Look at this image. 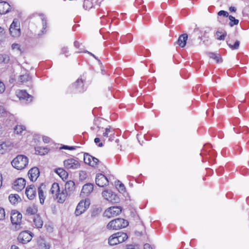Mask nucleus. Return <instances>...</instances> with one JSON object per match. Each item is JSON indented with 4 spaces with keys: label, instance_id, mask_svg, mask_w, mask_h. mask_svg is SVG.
Here are the masks:
<instances>
[{
    "label": "nucleus",
    "instance_id": "nucleus-50",
    "mask_svg": "<svg viewBox=\"0 0 249 249\" xmlns=\"http://www.w3.org/2000/svg\"><path fill=\"white\" fill-rule=\"evenodd\" d=\"M19 48H20V46H19V45L18 44H17V43H14L12 45V48L13 49V50H15V49H17V50H19Z\"/></svg>",
    "mask_w": 249,
    "mask_h": 249
},
{
    "label": "nucleus",
    "instance_id": "nucleus-11",
    "mask_svg": "<svg viewBox=\"0 0 249 249\" xmlns=\"http://www.w3.org/2000/svg\"><path fill=\"white\" fill-rule=\"evenodd\" d=\"M16 94L20 100H25L28 103L32 100V96L29 94L25 90H18L16 92Z\"/></svg>",
    "mask_w": 249,
    "mask_h": 249
},
{
    "label": "nucleus",
    "instance_id": "nucleus-55",
    "mask_svg": "<svg viewBox=\"0 0 249 249\" xmlns=\"http://www.w3.org/2000/svg\"><path fill=\"white\" fill-rule=\"evenodd\" d=\"M229 10L231 12H235L236 9L234 7L231 6L230 7Z\"/></svg>",
    "mask_w": 249,
    "mask_h": 249
},
{
    "label": "nucleus",
    "instance_id": "nucleus-28",
    "mask_svg": "<svg viewBox=\"0 0 249 249\" xmlns=\"http://www.w3.org/2000/svg\"><path fill=\"white\" fill-rule=\"evenodd\" d=\"M111 128L110 126H108L106 128L105 132L103 134V138L104 139L110 137L111 135H113L114 134L113 131L111 130Z\"/></svg>",
    "mask_w": 249,
    "mask_h": 249
},
{
    "label": "nucleus",
    "instance_id": "nucleus-22",
    "mask_svg": "<svg viewBox=\"0 0 249 249\" xmlns=\"http://www.w3.org/2000/svg\"><path fill=\"white\" fill-rule=\"evenodd\" d=\"M44 189H45V185H44L43 184H42L38 188V196L39 198L40 202L42 204L44 203V200L45 198V196L44 194Z\"/></svg>",
    "mask_w": 249,
    "mask_h": 249
},
{
    "label": "nucleus",
    "instance_id": "nucleus-31",
    "mask_svg": "<svg viewBox=\"0 0 249 249\" xmlns=\"http://www.w3.org/2000/svg\"><path fill=\"white\" fill-rule=\"evenodd\" d=\"M34 223L37 228H40L43 225V221L38 216L34 218Z\"/></svg>",
    "mask_w": 249,
    "mask_h": 249
},
{
    "label": "nucleus",
    "instance_id": "nucleus-33",
    "mask_svg": "<svg viewBox=\"0 0 249 249\" xmlns=\"http://www.w3.org/2000/svg\"><path fill=\"white\" fill-rule=\"evenodd\" d=\"M115 186L116 188L120 193H123L125 191V187L124 184L121 183L120 181L115 182Z\"/></svg>",
    "mask_w": 249,
    "mask_h": 249
},
{
    "label": "nucleus",
    "instance_id": "nucleus-48",
    "mask_svg": "<svg viewBox=\"0 0 249 249\" xmlns=\"http://www.w3.org/2000/svg\"><path fill=\"white\" fill-rule=\"evenodd\" d=\"M61 53L66 56H68L67 54L69 53V50L67 47H63L62 48Z\"/></svg>",
    "mask_w": 249,
    "mask_h": 249
},
{
    "label": "nucleus",
    "instance_id": "nucleus-40",
    "mask_svg": "<svg viewBox=\"0 0 249 249\" xmlns=\"http://www.w3.org/2000/svg\"><path fill=\"white\" fill-rule=\"evenodd\" d=\"M117 238H118V244L125 241L127 238V234H121L117 235Z\"/></svg>",
    "mask_w": 249,
    "mask_h": 249
},
{
    "label": "nucleus",
    "instance_id": "nucleus-43",
    "mask_svg": "<svg viewBox=\"0 0 249 249\" xmlns=\"http://www.w3.org/2000/svg\"><path fill=\"white\" fill-rule=\"evenodd\" d=\"M100 212V210H99V209L94 210L91 213V216L93 218H94L98 215Z\"/></svg>",
    "mask_w": 249,
    "mask_h": 249
},
{
    "label": "nucleus",
    "instance_id": "nucleus-38",
    "mask_svg": "<svg viewBox=\"0 0 249 249\" xmlns=\"http://www.w3.org/2000/svg\"><path fill=\"white\" fill-rule=\"evenodd\" d=\"M216 35L217 36V39L220 40H224L227 34L226 32L222 34V32L217 31L216 32Z\"/></svg>",
    "mask_w": 249,
    "mask_h": 249
},
{
    "label": "nucleus",
    "instance_id": "nucleus-15",
    "mask_svg": "<svg viewBox=\"0 0 249 249\" xmlns=\"http://www.w3.org/2000/svg\"><path fill=\"white\" fill-rule=\"evenodd\" d=\"M28 176L32 181H35L39 176L38 168L36 167L31 168L28 172Z\"/></svg>",
    "mask_w": 249,
    "mask_h": 249
},
{
    "label": "nucleus",
    "instance_id": "nucleus-6",
    "mask_svg": "<svg viewBox=\"0 0 249 249\" xmlns=\"http://www.w3.org/2000/svg\"><path fill=\"white\" fill-rule=\"evenodd\" d=\"M64 165L68 170H75L80 168V164L75 159L71 158L64 161Z\"/></svg>",
    "mask_w": 249,
    "mask_h": 249
},
{
    "label": "nucleus",
    "instance_id": "nucleus-60",
    "mask_svg": "<svg viewBox=\"0 0 249 249\" xmlns=\"http://www.w3.org/2000/svg\"><path fill=\"white\" fill-rule=\"evenodd\" d=\"M2 176L0 174V187L2 185Z\"/></svg>",
    "mask_w": 249,
    "mask_h": 249
},
{
    "label": "nucleus",
    "instance_id": "nucleus-21",
    "mask_svg": "<svg viewBox=\"0 0 249 249\" xmlns=\"http://www.w3.org/2000/svg\"><path fill=\"white\" fill-rule=\"evenodd\" d=\"M75 189V183L72 180H70L67 182L65 185L64 190L68 193V194H71Z\"/></svg>",
    "mask_w": 249,
    "mask_h": 249
},
{
    "label": "nucleus",
    "instance_id": "nucleus-16",
    "mask_svg": "<svg viewBox=\"0 0 249 249\" xmlns=\"http://www.w3.org/2000/svg\"><path fill=\"white\" fill-rule=\"evenodd\" d=\"M25 194L29 199H33L35 197L36 194V188L34 185H30L29 187H27Z\"/></svg>",
    "mask_w": 249,
    "mask_h": 249
},
{
    "label": "nucleus",
    "instance_id": "nucleus-26",
    "mask_svg": "<svg viewBox=\"0 0 249 249\" xmlns=\"http://www.w3.org/2000/svg\"><path fill=\"white\" fill-rule=\"evenodd\" d=\"M118 234H112L108 238V244L111 246H114L118 244Z\"/></svg>",
    "mask_w": 249,
    "mask_h": 249
},
{
    "label": "nucleus",
    "instance_id": "nucleus-29",
    "mask_svg": "<svg viewBox=\"0 0 249 249\" xmlns=\"http://www.w3.org/2000/svg\"><path fill=\"white\" fill-rule=\"evenodd\" d=\"M55 172L62 178H65L68 177V173L62 168L57 169Z\"/></svg>",
    "mask_w": 249,
    "mask_h": 249
},
{
    "label": "nucleus",
    "instance_id": "nucleus-54",
    "mask_svg": "<svg viewBox=\"0 0 249 249\" xmlns=\"http://www.w3.org/2000/svg\"><path fill=\"white\" fill-rule=\"evenodd\" d=\"M242 131L243 132H246V133H248L249 132V129L248 128H247V127L245 126V127H243V128H242Z\"/></svg>",
    "mask_w": 249,
    "mask_h": 249
},
{
    "label": "nucleus",
    "instance_id": "nucleus-24",
    "mask_svg": "<svg viewBox=\"0 0 249 249\" xmlns=\"http://www.w3.org/2000/svg\"><path fill=\"white\" fill-rule=\"evenodd\" d=\"M60 189L58 184L54 183L52 185L50 193L53 195V197L55 198V196L60 191Z\"/></svg>",
    "mask_w": 249,
    "mask_h": 249
},
{
    "label": "nucleus",
    "instance_id": "nucleus-14",
    "mask_svg": "<svg viewBox=\"0 0 249 249\" xmlns=\"http://www.w3.org/2000/svg\"><path fill=\"white\" fill-rule=\"evenodd\" d=\"M68 195V193L66 192V191L64 190L63 188H62L60 191L58 192L54 198L57 199L59 203H62L65 201Z\"/></svg>",
    "mask_w": 249,
    "mask_h": 249
},
{
    "label": "nucleus",
    "instance_id": "nucleus-52",
    "mask_svg": "<svg viewBox=\"0 0 249 249\" xmlns=\"http://www.w3.org/2000/svg\"><path fill=\"white\" fill-rule=\"evenodd\" d=\"M125 249H139V247L137 246L136 248L133 245H128L126 246Z\"/></svg>",
    "mask_w": 249,
    "mask_h": 249
},
{
    "label": "nucleus",
    "instance_id": "nucleus-61",
    "mask_svg": "<svg viewBox=\"0 0 249 249\" xmlns=\"http://www.w3.org/2000/svg\"><path fill=\"white\" fill-rule=\"evenodd\" d=\"M103 145V143L102 142H100L99 144H98V146L99 147H102Z\"/></svg>",
    "mask_w": 249,
    "mask_h": 249
},
{
    "label": "nucleus",
    "instance_id": "nucleus-41",
    "mask_svg": "<svg viewBox=\"0 0 249 249\" xmlns=\"http://www.w3.org/2000/svg\"><path fill=\"white\" fill-rule=\"evenodd\" d=\"M228 45L231 50H237L240 45V41L236 40L233 45L228 44Z\"/></svg>",
    "mask_w": 249,
    "mask_h": 249
},
{
    "label": "nucleus",
    "instance_id": "nucleus-4",
    "mask_svg": "<svg viewBox=\"0 0 249 249\" xmlns=\"http://www.w3.org/2000/svg\"><path fill=\"white\" fill-rule=\"evenodd\" d=\"M11 35L14 37H18L21 35L20 23L17 19H14L9 28Z\"/></svg>",
    "mask_w": 249,
    "mask_h": 249
},
{
    "label": "nucleus",
    "instance_id": "nucleus-7",
    "mask_svg": "<svg viewBox=\"0 0 249 249\" xmlns=\"http://www.w3.org/2000/svg\"><path fill=\"white\" fill-rule=\"evenodd\" d=\"M122 212V208L118 206L110 207L104 212V215L107 218H111L119 215Z\"/></svg>",
    "mask_w": 249,
    "mask_h": 249
},
{
    "label": "nucleus",
    "instance_id": "nucleus-35",
    "mask_svg": "<svg viewBox=\"0 0 249 249\" xmlns=\"http://www.w3.org/2000/svg\"><path fill=\"white\" fill-rule=\"evenodd\" d=\"M31 79V76L29 74L26 73L25 74L21 75L19 76V81L21 83H25L29 81Z\"/></svg>",
    "mask_w": 249,
    "mask_h": 249
},
{
    "label": "nucleus",
    "instance_id": "nucleus-17",
    "mask_svg": "<svg viewBox=\"0 0 249 249\" xmlns=\"http://www.w3.org/2000/svg\"><path fill=\"white\" fill-rule=\"evenodd\" d=\"M34 234H18V240L22 244H26L30 242L33 237Z\"/></svg>",
    "mask_w": 249,
    "mask_h": 249
},
{
    "label": "nucleus",
    "instance_id": "nucleus-44",
    "mask_svg": "<svg viewBox=\"0 0 249 249\" xmlns=\"http://www.w3.org/2000/svg\"><path fill=\"white\" fill-rule=\"evenodd\" d=\"M5 216V213L4 209L0 208V220L4 219Z\"/></svg>",
    "mask_w": 249,
    "mask_h": 249
},
{
    "label": "nucleus",
    "instance_id": "nucleus-36",
    "mask_svg": "<svg viewBox=\"0 0 249 249\" xmlns=\"http://www.w3.org/2000/svg\"><path fill=\"white\" fill-rule=\"evenodd\" d=\"M10 60L9 56L6 54H0V63H7Z\"/></svg>",
    "mask_w": 249,
    "mask_h": 249
},
{
    "label": "nucleus",
    "instance_id": "nucleus-53",
    "mask_svg": "<svg viewBox=\"0 0 249 249\" xmlns=\"http://www.w3.org/2000/svg\"><path fill=\"white\" fill-rule=\"evenodd\" d=\"M143 249H153L150 245L146 243L143 245Z\"/></svg>",
    "mask_w": 249,
    "mask_h": 249
},
{
    "label": "nucleus",
    "instance_id": "nucleus-39",
    "mask_svg": "<svg viewBox=\"0 0 249 249\" xmlns=\"http://www.w3.org/2000/svg\"><path fill=\"white\" fill-rule=\"evenodd\" d=\"M25 129V127L24 125H17L15 128V132L18 134L21 133L22 131Z\"/></svg>",
    "mask_w": 249,
    "mask_h": 249
},
{
    "label": "nucleus",
    "instance_id": "nucleus-49",
    "mask_svg": "<svg viewBox=\"0 0 249 249\" xmlns=\"http://www.w3.org/2000/svg\"><path fill=\"white\" fill-rule=\"evenodd\" d=\"M43 29H45L47 26V20L45 18H42Z\"/></svg>",
    "mask_w": 249,
    "mask_h": 249
},
{
    "label": "nucleus",
    "instance_id": "nucleus-10",
    "mask_svg": "<svg viewBox=\"0 0 249 249\" xmlns=\"http://www.w3.org/2000/svg\"><path fill=\"white\" fill-rule=\"evenodd\" d=\"M95 182L99 187H104L108 185L109 181L107 177L102 174H97L96 176Z\"/></svg>",
    "mask_w": 249,
    "mask_h": 249
},
{
    "label": "nucleus",
    "instance_id": "nucleus-18",
    "mask_svg": "<svg viewBox=\"0 0 249 249\" xmlns=\"http://www.w3.org/2000/svg\"><path fill=\"white\" fill-rule=\"evenodd\" d=\"M12 146L11 143L9 142H0V154H3L7 151L10 150Z\"/></svg>",
    "mask_w": 249,
    "mask_h": 249
},
{
    "label": "nucleus",
    "instance_id": "nucleus-47",
    "mask_svg": "<svg viewBox=\"0 0 249 249\" xmlns=\"http://www.w3.org/2000/svg\"><path fill=\"white\" fill-rule=\"evenodd\" d=\"M60 149L72 150H74L75 148V147H74V146H69L64 145L62 147H60Z\"/></svg>",
    "mask_w": 249,
    "mask_h": 249
},
{
    "label": "nucleus",
    "instance_id": "nucleus-9",
    "mask_svg": "<svg viewBox=\"0 0 249 249\" xmlns=\"http://www.w3.org/2000/svg\"><path fill=\"white\" fill-rule=\"evenodd\" d=\"M84 160L86 164H89L92 167H96L99 160L96 158L93 157L89 153H85L84 155Z\"/></svg>",
    "mask_w": 249,
    "mask_h": 249
},
{
    "label": "nucleus",
    "instance_id": "nucleus-5",
    "mask_svg": "<svg viewBox=\"0 0 249 249\" xmlns=\"http://www.w3.org/2000/svg\"><path fill=\"white\" fill-rule=\"evenodd\" d=\"M103 197L112 203H117L120 201V198L118 196L111 191L106 190L102 192Z\"/></svg>",
    "mask_w": 249,
    "mask_h": 249
},
{
    "label": "nucleus",
    "instance_id": "nucleus-63",
    "mask_svg": "<svg viewBox=\"0 0 249 249\" xmlns=\"http://www.w3.org/2000/svg\"><path fill=\"white\" fill-rule=\"evenodd\" d=\"M91 129L93 130L95 129V128L94 127H91Z\"/></svg>",
    "mask_w": 249,
    "mask_h": 249
},
{
    "label": "nucleus",
    "instance_id": "nucleus-32",
    "mask_svg": "<svg viewBox=\"0 0 249 249\" xmlns=\"http://www.w3.org/2000/svg\"><path fill=\"white\" fill-rule=\"evenodd\" d=\"M209 56L211 58L215 60L217 63L222 62V59L218 54H216L213 53H209Z\"/></svg>",
    "mask_w": 249,
    "mask_h": 249
},
{
    "label": "nucleus",
    "instance_id": "nucleus-19",
    "mask_svg": "<svg viewBox=\"0 0 249 249\" xmlns=\"http://www.w3.org/2000/svg\"><path fill=\"white\" fill-rule=\"evenodd\" d=\"M10 5L5 1L0 2V14H5L9 12Z\"/></svg>",
    "mask_w": 249,
    "mask_h": 249
},
{
    "label": "nucleus",
    "instance_id": "nucleus-34",
    "mask_svg": "<svg viewBox=\"0 0 249 249\" xmlns=\"http://www.w3.org/2000/svg\"><path fill=\"white\" fill-rule=\"evenodd\" d=\"M38 244L43 249H50V245L45 242L42 239L38 241Z\"/></svg>",
    "mask_w": 249,
    "mask_h": 249
},
{
    "label": "nucleus",
    "instance_id": "nucleus-1",
    "mask_svg": "<svg viewBox=\"0 0 249 249\" xmlns=\"http://www.w3.org/2000/svg\"><path fill=\"white\" fill-rule=\"evenodd\" d=\"M127 220L121 218H116L110 221L107 226L109 230H119L124 228L128 226Z\"/></svg>",
    "mask_w": 249,
    "mask_h": 249
},
{
    "label": "nucleus",
    "instance_id": "nucleus-37",
    "mask_svg": "<svg viewBox=\"0 0 249 249\" xmlns=\"http://www.w3.org/2000/svg\"><path fill=\"white\" fill-rule=\"evenodd\" d=\"M229 20H230V22L229 23L230 25L232 27L234 25H237L239 23V20L235 18L232 16H229Z\"/></svg>",
    "mask_w": 249,
    "mask_h": 249
},
{
    "label": "nucleus",
    "instance_id": "nucleus-58",
    "mask_svg": "<svg viewBox=\"0 0 249 249\" xmlns=\"http://www.w3.org/2000/svg\"><path fill=\"white\" fill-rule=\"evenodd\" d=\"M11 249H19V248L15 245H12L11 247Z\"/></svg>",
    "mask_w": 249,
    "mask_h": 249
},
{
    "label": "nucleus",
    "instance_id": "nucleus-64",
    "mask_svg": "<svg viewBox=\"0 0 249 249\" xmlns=\"http://www.w3.org/2000/svg\"><path fill=\"white\" fill-rule=\"evenodd\" d=\"M108 141H112V139H111V138H109L108 139Z\"/></svg>",
    "mask_w": 249,
    "mask_h": 249
},
{
    "label": "nucleus",
    "instance_id": "nucleus-42",
    "mask_svg": "<svg viewBox=\"0 0 249 249\" xmlns=\"http://www.w3.org/2000/svg\"><path fill=\"white\" fill-rule=\"evenodd\" d=\"M218 16H223L225 17H229V13L225 11L224 10H221L218 12Z\"/></svg>",
    "mask_w": 249,
    "mask_h": 249
},
{
    "label": "nucleus",
    "instance_id": "nucleus-59",
    "mask_svg": "<svg viewBox=\"0 0 249 249\" xmlns=\"http://www.w3.org/2000/svg\"><path fill=\"white\" fill-rule=\"evenodd\" d=\"M29 233V234L32 233L31 232H29V231H22L20 233Z\"/></svg>",
    "mask_w": 249,
    "mask_h": 249
},
{
    "label": "nucleus",
    "instance_id": "nucleus-8",
    "mask_svg": "<svg viewBox=\"0 0 249 249\" xmlns=\"http://www.w3.org/2000/svg\"><path fill=\"white\" fill-rule=\"evenodd\" d=\"M89 205L90 201L89 199L80 201L76 207L75 211V215L76 216L81 215L89 208Z\"/></svg>",
    "mask_w": 249,
    "mask_h": 249
},
{
    "label": "nucleus",
    "instance_id": "nucleus-45",
    "mask_svg": "<svg viewBox=\"0 0 249 249\" xmlns=\"http://www.w3.org/2000/svg\"><path fill=\"white\" fill-rule=\"evenodd\" d=\"M5 89V86L4 83L0 80V93H2Z\"/></svg>",
    "mask_w": 249,
    "mask_h": 249
},
{
    "label": "nucleus",
    "instance_id": "nucleus-25",
    "mask_svg": "<svg viewBox=\"0 0 249 249\" xmlns=\"http://www.w3.org/2000/svg\"><path fill=\"white\" fill-rule=\"evenodd\" d=\"M35 151L36 154L44 155L48 153L49 149L47 147L38 146L35 148Z\"/></svg>",
    "mask_w": 249,
    "mask_h": 249
},
{
    "label": "nucleus",
    "instance_id": "nucleus-27",
    "mask_svg": "<svg viewBox=\"0 0 249 249\" xmlns=\"http://www.w3.org/2000/svg\"><path fill=\"white\" fill-rule=\"evenodd\" d=\"M37 210L36 206L28 207L26 210V214L28 215H34L37 213Z\"/></svg>",
    "mask_w": 249,
    "mask_h": 249
},
{
    "label": "nucleus",
    "instance_id": "nucleus-2",
    "mask_svg": "<svg viewBox=\"0 0 249 249\" xmlns=\"http://www.w3.org/2000/svg\"><path fill=\"white\" fill-rule=\"evenodd\" d=\"M28 163V158L22 155H18L11 162L13 167L18 170H22L25 168Z\"/></svg>",
    "mask_w": 249,
    "mask_h": 249
},
{
    "label": "nucleus",
    "instance_id": "nucleus-51",
    "mask_svg": "<svg viewBox=\"0 0 249 249\" xmlns=\"http://www.w3.org/2000/svg\"><path fill=\"white\" fill-rule=\"evenodd\" d=\"M43 141L45 143H49L50 142V138L47 136H43Z\"/></svg>",
    "mask_w": 249,
    "mask_h": 249
},
{
    "label": "nucleus",
    "instance_id": "nucleus-30",
    "mask_svg": "<svg viewBox=\"0 0 249 249\" xmlns=\"http://www.w3.org/2000/svg\"><path fill=\"white\" fill-rule=\"evenodd\" d=\"M19 199H20V198L19 196L17 194H11L9 196V200L13 204H16Z\"/></svg>",
    "mask_w": 249,
    "mask_h": 249
},
{
    "label": "nucleus",
    "instance_id": "nucleus-23",
    "mask_svg": "<svg viewBox=\"0 0 249 249\" xmlns=\"http://www.w3.org/2000/svg\"><path fill=\"white\" fill-rule=\"evenodd\" d=\"M187 38L188 35L187 34H182L179 36L177 43L180 47L183 48L186 44Z\"/></svg>",
    "mask_w": 249,
    "mask_h": 249
},
{
    "label": "nucleus",
    "instance_id": "nucleus-46",
    "mask_svg": "<svg viewBox=\"0 0 249 249\" xmlns=\"http://www.w3.org/2000/svg\"><path fill=\"white\" fill-rule=\"evenodd\" d=\"M79 178L81 180L85 179L86 178V173L85 171H81L80 172Z\"/></svg>",
    "mask_w": 249,
    "mask_h": 249
},
{
    "label": "nucleus",
    "instance_id": "nucleus-62",
    "mask_svg": "<svg viewBox=\"0 0 249 249\" xmlns=\"http://www.w3.org/2000/svg\"><path fill=\"white\" fill-rule=\"evenodd\" d=\"M86 52H87L88 53H89V54H90L92 56L94 55V54L93 53H90V52H88V51H87Z\"/></svg>",
    "mask_w": 249,
    "mask_h": 249
},
{
    "label": "nucleus",
    "instance_id": "nucleus-13",
    "mask_svg": "<svg viewBox=\"0 0 249 249\" xmlns=\"http://www.w3.org/2000/svg\"><path fill=\"white\" fill-rule=\"evenodd\" d=\"M93 190V185L92 183H88L85 184L82 188L81 195L83 196L89 195Z\"/></svg>",
    "mask_w": 249,
    "mask_h": 249
},
{
    "label": "nucleus",
    "instance_id": "nucleus-20",
    "mask_svg": "<svg viewBox=\"0 0 249 249\" xmlns=\"http://www.w3.org/2000/svg\"><path fill=\"white\" fill-rule=\"evenodd\" d=\"M73 87L75 88L77 92H81L84 90L83 81L82 79H78L73 84Z\"/></svg>",
    "mask_w": 249,
    "mask_h": 249
},
{
    "label": "nucleus",
    "instance_id": "nucleus-12",
    "mask_svg": "<svg viewBox=\"0 0 249 249\" xmlns=\"http://www.w3.org/2000/svg\"><path fill=\"white\" fill-rule=\"evenodd\" d=\"M25 180L22 178H19L14 181L13 189L17 191H21L25 187Z\"/></svg>",
    "mask_w": 249,
    "mask_h": 249
},
{
    "label": "nucleus",
    "instance_id": "nucleus-56",
    "mask_svg": "<svg viewBox=\"0 0 249 249\" xmlns=\"http://www.w3.org/2000/svg\"><path fill=\"white\" fill-rule=\"evenodd\" d=\"M100 141V139L99 138H96L94 139V142L96 143H97L99 142Z\"/></svg>",
    "mask_w": 249,
    "mask_h": 249
},
{
    "label": "nucleus",
    "instance_id": "nucleus-3",
    "mask_svg": "<svg viewBox=\"0 0 249 249\" xmlns=\"http://www.w3.org/2000/svg\"><path fill=\"white\" fill-rule=\"evenodd\" d=\"M22 214L16 210H12L11 213V221L12 224L15 225L16 230L20 228V225L21 223Z\"/></svg>",
    "mask_w": 249,
    "mask_h": 249
},
{
    "label": "nucleus",
    "instance_id": "nucleus-57",
    "mask_svg": "<svg viewBox=\"0 0 249 249\" xmlns=\"http://www.w3.org/2000/svg\"><path fill=\"white\" fill-rule=\"evenodd\" d=\"M74 45L75 47H78L79 46V42L77 41H75L74 43Z\"/></svg>",
    "mask_w": 249,
    "mask_h": 249
}]
</instances>
